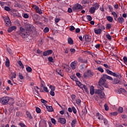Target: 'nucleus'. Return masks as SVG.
Listing matches in <instances>:
<instances>
[{
	"label": "nucleus",
	"mask_w": 127,
	"mask_h": 127,
	"mask_svg": "<svg viewBox=\"0 0 127 127\" xmlns=\"http://www.w3.org/2000/svg\"><path fill=\"white\" fill-rule=\"evenodd\" d=\"M10 63L9 62V60L8 59V58H6V62L5 64L6 67H9V66H10Z\"/></svg>",
	"instance_id": "20"
},
{
	"label": "nucleus",
	"mask_w": 127,
	"mask_h": 127,
	"mask_svg": "<svg viewBox=\"0 0 127 127\" xmlns=\"http://www.w3.org/2000/svg\"><path fill=\"white\" fill-rule=\"evenodd\" d=\"M23 17L24 18H28V17H29V15H28V14L27 13H25L23 15Z\"/></svg>",
	"instance_id": "62"
},
{
	"label": "nucleus",
	"mask_w": 127,
	"mask_h": 127,
	"mask_svg": "<svg viewBox=\"0 0 127 127\" xmlns=\"http://www.w3.org/2000/svg\"><path fill=\"white\" fill-rule=\"evenodd\" d=\"M114 84H119L120 83V80L118 78H114Z\"/></svg>",
	"instance_id": "39"
},
{
	"label": "nucleus",
	"mask_w": 127,
	"mask_h": 127,
	"mask_svg": "<svg viewBox=\"0 0 127 127\" xmlns=\"http://www.w3.org/2000/svg\"><path fill=\"white\" fill-rule=\"evenodd\" d=\"M81 100L78 99L76 100V103L77 104V105H78V106H81Z\"/></svg>",
	"instance_id": "37"
},
{
	"label": "nucleus",
	"mask_w": 127,
	"mask_h": 127,
	"mask_svg": "<svg viewBox=\"0 0 127 127\" xmlns=\"http://www.w3.org/2000/svg\"><path fill=\"white\" fill-rule=\"evenodd\" d=\"M71 98L72 101H75V99H76V95L75 94H72L71 95Z\"/></svg>",
	"instance_id": "51"
},
{
	"label": "nucleus",
	"mask_w": 127,
	"mask_h": 127,
	"mask_svg": "<svg viewBox=\"0 0 127 127\" xmlns=\"http://www.w3.org/2000/svg\"><path fill=\"white\" fill-rule=\"evenodd\" d=\"M103 76H104L105 79H107V80H110V81H113L114 78L113 77L107 75V74H103Z\"/></svg>",
	"instance_id": "17"
},
{
	"label": "nucleus",
	"mask_w": 127,
	"mask_h": 127,
	"mask_svg": "<svg viewBox=\"0 0 127 127\" xmlns=\"http://www.w3.org/2000/svg\"><path fill=\"white\" fill-rule=\"evenodd\" d=\"M4 10H6V11H10V8L8 6H5Z\"/></svg>",
	"instance_id": "53"
},
{
	"label": "nucleus",
	"mask_w": 127,
	"mask_h": 127,
	"mask_svg": "<svg viewBox=\"0 0 127 127\" xmlns=\"http://www.w3.org/2000/svg\"><path fill=\"white\" fill-rule=\"evenodd\" d=\"M117 20H118V22H119V23H121V24H123V23H124V22H125V19L122 16L118 17Z\"/></svg>",
	"instance_id": "15"
},
{
	"label": "nucleus",
	"mask_w": 127,
	"mask_h": 127,
	"mask_svg": "<svg viewBox=\"0 0 127 127\" xmlns=\"http://www.w3.org/2000/svg\"><path fill=\"white\" fill-rule=\"evenodd\" d=\"M72 112L73 114H77V110H76V108L74 106H72Z\"/></svg>",
	"instance_id": "47"
},
{
	"label": "nucleus",
	"mask_w": 127,
	"mask_h": 127,
	"mask_svg": "<svg viewBox=\"0 0 127 127\" xmlns=\"http://www.w3.org/2000/svg\"><path fill=\"white\" fill-rule=\"evenodd\" d=\"M52 53H53V51L52 50H48V51H45L43 53V56H47L48 55H50Z\"/></svg>",
	"instance_id": "12"
},
{
	"label": "nucleus",
	"mask_w": 127,
	"mask_h": 127,
	"mask_svg": "<svg viewBox=\"0 0 127 127\" xmlns=\"http://www.w3.org/2000/svg\"><path fill=\"white\" fill-rule=\"evenodd\" d=\"M110 115L112 116H118V112H114L110 113Z\"/></svg>",
	"instance_id": "60"
},
{
	"label": "nucleus",
	"mask_w": 127,
	"mask_h": 127,
	"mask_svg": "<svg viewBox=\"0 0 127 127\" xmlns=\"http://www.w3.org/2000/svg\"><path fill=\"white\" fill-rule=\"evenodd\" d=\"M106 18L108 21H110V22H113V20H114V18L110 16H107Z\"/></svg>",
	"instance_id": "29"
},
{
	"label": "nucleus",
	"mask_w": 127,
	"mask_h": 127,
	"mask_svg": "<svg viewBox=\"0 0 127 127\" xmlns=\"http://www.w3.org/2000/svg\"><path fill=\"white\" fill-rule=\"evenodd\" d=\"M86 18L89 21H92V16H91V15H87Z\"/></svg>",
	"instance_id": "42"
},
{
	"label": "nucleus",
	"mask_w": 127,
	"mask_h": 127,
	"mask_svg": "<svg viewBox=\"0 0 127 127\" xmlns=\"http://www.w3.org/2000/svg\"><path fill=\"white\" fill-rule=\"evenodd\" d=\"M49 32V28L48 27H46L44 28V32H45V33H47V32Z\"/></svg>",
	"instance_id": "46"
},
{
	"label": "nucleus",
	"mask_w": 127,
	"mask_h": 127,
	"mask_svg": "<svg viewBox=\"0 0 127 127\" xmlns=\"http://www.w3.org/2000/svg\"><path fill=\"white\" fill-rule=\"evenodd\" d=\"M123 61H124V63L126 64V65H127V57H124L123 58Z\"/></svg>",
	"instance_id": "49"
},
{
	"label": "nucleus",
	"mask_w": 127,
	"mask_h": 127,
	"mask_svg": "<svg viewBox=\"0 0 127 127\" xmlns=\"http://www.w3.org/2000/svg\"><path fill=\"white\" fill-rule=\"evenodd\" d=\"M77 124V119H74L71 121V127H75V125Z\"/></svg>",
	"instance_id": "19"
},
{
	"label": "nucleus",
	"mask_w": 127,
	"mask_h": 127,
	"mask_svg": "<svg viewBox=\"0 0 127 127\" xmlns=\"http://www.w3.org/2000/svg\"><path fill=\"white\" fill-rule=\"evenodd\" d=\"M49 88L51 89V91H55V86L53 85H50Z\"/></svg>",
	"instance_id": "44"
},
{
	"label": "nucleus",
	"mask_w": 127,
	"mask_h": 127,
	"mask_svg": "<svg viewBox=\"0 0 127 127\" xmlns=\"http://www.w3.org/2000/svg\"><path fill=\"white\" fill-rule=\"evenodd\" d=\"M95 87L93 86H91L90 88V93L92 96L95 94Z\"/></svg>",
	"instance_id": "16"
},
{
	"label": "nucleus",
	"mask_w": 127,
	"mask_h": 127,
	"mask_svg": "<svg viewBox=\"0 0 127 127\" xmlns=\"http://www.w3.org/2000/svg\"><path fill=\"white\" fill-rule=\"evenodd\" d=\"M106 81L107 80H106L105 76H104V75L103 74L102 77L99 80V85H101V86H103L106 83Z\"/></svg>",
	"instance_id": "9"
},
{
	"label": "nucleus",
	"mask_w": 127,
	"mask_h": 127,
	"mask_svg": "<svg viewBox=\"0 0 127 127\" xmlns=\"http://www.w3.org/2000/svg\"><path fill=\"white\" fill-rule=\"evenodd\" d=\"M35 27L31 24H27L26 25V30L22 27H20V30L18 32L19 35L21 36L22 38H27L28 36L30 35V32L32 30H35Z\"/></svg>",
	"instance_id": "1"
},
{
	"label": "nucleus",
	"mask_w": 127,
	"mask_h": 127,
	"mask_svg": "<svg viewBox=\"0 0 127 127\" xmlns=\"http://www.w3.org/2000/svg\"><path fill=\"white\" fill-rule=\"evenodd\" d=\"M96 117L99 121H103V119H104V116L100 114L99 113H96Z\"/></svg>",
	"instance_id": "14"
},
{
	"label": "nucleus",
	"mask_w": 127,
	"mask_h": 127,
	"mask_svg": "<svg viewBox=\"0 0 127 127\" xmlns=\"http://www.w3.org/2000/svg\"><path fill=\"white\" fill-rule=\"evenodd\" d=\"M94 32L96 34H101L102 33V30L101 29L94 30Z\"/></svg>",
	"instance_id": "24"
},
{
	"label": "nucleus",
	"mask_w": 127,
	"mask_h": 127,
	"mask_svg": "<svg viewBox=\"0 0 127 127\" xmlns=\"http://www.w3.org/2000/svg\"><path fill=\"white\" fill-rule=\"evenodd\" d=\"M36 112L38 113V114H40V113H41V110L40 109V108H38V107H37L36 108Z\"/></svg>",
	"instance_id": "45"
},
{
	"label": "nucleus",
	"mask_w": 127,
	"mask_h": 127,
	"mask_svg": "<svg viewBox=\"0 0 127 127\" xmlns=\"http://www.w3.org/2000/svg\"><path fill=\"white\" fill-rule=\"evenodd\" d=\"M43 90L44 91H45V92H46V93H48V88L46 87V86H44L43 87Z\"/></svg>",
	"instance_id": "61"
},
{
	"label": "nucleus",
	"mask_w": 127,
	"mask_h": 127,
	"mask_svg": "<svg viewBox=\"0 0 127 127\" xmlns=\"http://www.w3.org/2000/svg\"><path fill=\"white\" fill-rule=\"evenodd\" d=\"M50 94L53 97H54V96H55V92H54V91H53V90H51Z\"/></svg>",
	"instance_id": "52"
},
{
	"label": "nucleus",
	"mask_w": 127,
	"mask_h": 127,
	"mask_svg": "<svg viewBox=\"0 0 127 127\" xmlns=\"http://www.w3.org/2000/svg\"><path fill=\"white\" fill-rule=\"evenodd\" d=\"M93 75H94V73L91 70H88L87 72L84 73L83 77L87 78L93 77Z\"/></svg>",
	"instance_id": "5"
},
{
	"label": "nucleus",
	"mask_w": 127,
	"mask_h": 127,
	"mask_svg": "<svg viewBox=\"0 0 127 127\" xmlns=\"http://www.w3.org/2000/svg\"><path fill=\"white\" fill-rule=\"evenodd\" d=\"M75 81H76V84L78 85V86H79V85H80V86H83V84H82L81 82L79 81H76V80Z\"/></svg>",
	"instance_id": "63"
},
{
	"label": "nucleus",
	"mask_w": 127,
	"mask_h": 127,
	"mask_svg": "<svg viewBox=\"0 0 127 127\" xmlns=\"http://www.w3.org/2000/svg\"><path fill=\"white\" fill-rule=\"evenodd\" d=\"M106 38H107V39H108L109 40H112V37L110 35H106Z\"/></svg>",
	"instance_id": "55"
},
{
	"label": "nucleus",
	"mask_w": 127,
	"mask_h": 127,
	"mask_svg": "<svg viewBox=\"0 0 127 127\" xmlns=\"http://www.w3.org/2000/svg\"><path fill=\"white\" fill-rule=\"evenodd\" d=\"M18 64L22 69H24V65H23V64H22L21 61H18Z\"/></svg>",
	"instance_id": "25"
},
{
	"label": "nucleus",
	"mask_w": 127,
	"mask_h": 127,
	"mask_svg": "<svg viewBox=\"0 0 127 127\" xmlns=\"http://www.w3.org/2000/svg\"><path fill=\"white\" fill-rule=\"evenodd\" d=\"M93 7H94V9L95 10H97V9H98L99 7H100V5L98 4V3H96L95 4V6Z\"/></svg>",
	"instance_id": "33"
},
{
	"label": "nucleus",
	"mask_w": 127,
	"mask_h": 127,
	"mask_svg": "<svg viewBox=\"0 0 127 127\" xmlns=\"http://www.w3.org/2000/svg\"><path fill=\"white\" fill-rule=\"evenodd\" d=\"M9 101V97L7 96L3 97L0 99V103L2 105H7L8 104V101Z\"/></svg>",
	"instance_id": "3"
},
{
	"label": "nucleus",
	"mask_w": 127,
	"mask_h": 127,
	"mask_svg": "<svg viewBox=\"0 0 127 127\" xmlns=\"http://www.w3.org/2000/svg\"><path fill=\"white\" fill-rule=\"evenodd\" d=\"M112 27V24H107L106 25V29H110Z\"/></svg>",
	"instance_id": "43"
},
{
	"label": "nucleus",
	"mask_w": 127,
	"mask_h": 127,
	"mask_svg": "<svg viewBox=\"0 0 127 127\" xmlns=\"http://www.w3.org/2000/svg\"><path fill=\"white\" fill-rule=\"evenodd\" d=\"M46 109L48 112H53V108H52V106H47Z\"/></svg>",
	"instance_id": "22"
},
{
	"label": "nucleus",
	"mask_w": 127,
	"mask_h": 127,
	"mask_svg": "<svg viewBox=\"0 0 127 127\" xmlns=\"http://www.w3.org/2000/svg\"><path fill=\"white\" fill-rule=\"evenodd\" d=\"M118 111L119 113H123L124 112V108L123 107H119Z\"/></svg>",
	"instance_id": "54"
},
{
	"label": "nucleus",
	"mask_w": 127,
	"mask_h": 127,
	"mask_svg": "<svg viewBox=\"0 0 127 127\" xmlns=\"http://www.w3.org/2000/svg\"><path fill=\"white\" fill-rule=\"evenodd\" d=\"M104 107L105 111H109V106H108V105L107 104H105L104 105Z\"/></svg>",
	"instance_id": "58"
},
{
	"label": "nucleus",
	"mask_w": 127,
	"mask_h": 127,
	"mask_svg": "<svg viewBox=\"0 0 127 127\" xmlns=\"http://www.w3.org/2000/svg\"><path fill=\"white\" fill-rule=\"evenodd\" d=\"M68 43L69 44H73V40L71 38H68Z\"/></svg>",
	"instance_id": "36"
},
{
	"label": "nucleus",
	"mask_w": 127,
	"mask_h": 127,
	"mask_svg": "<svg viewBox=\"0 0 127 127\" xmlns=\"http://www.w3.org/2000/svg\"><path fill=\"white\" fill-rule=\"evenodd\" d=\"M70 51L71 54H74L75 53V52H76V50H75V49H74V48H71L70 49Z\"/></svg>",
	"instance_id": "48"
},
{
	"label": "nucleus",
	"mask_w": 127,
	"mask_h": 127,
	"mask_svg": "<svg viewBox=\"0 0 127 127\" xmlns=\"http://www.w3.org/2000/svg\"><path fill=\"white\" fill-rule=\"evenodd\" d=\"M69 30L70 31H74V30H75V27H74V26H71Z\"/></svg>",
	"instance_id": "57"
},
{
	"label": "nucleus",
	"mask_w": 127,
	"mask_h": 127,
	"mask_svg": "<svg viewBox=\"0 0 127 127\" xmlns=\"http://www.w3.org/2000/svg\"><path fill=\"white\" fill-rule=\"evenodd\" d=\"M95 94H98L100 95V98L101 99H103V98H105V93L104 92L102 91V90L100 89H96L95 91Z\"/></svg>",
	"instance_id": "7"
},
{
	"label": "nucleus",
	"mask_w": 127,
	"mask_h": 127,
	"mask_svg": "<svg viewBox=\"0 0 127 127\" xmlns=\"http://www.w3.org/2000/svg\"><path fill=\"white\" fill-rule=\"evenodd\" d=\"M77 63H78L77 61H74L71 63L70 67L71 69H72V70H75V69H76V66L77 65Z\"/></svg>",
	"instance_id": "11"
},
{
	"label": "nucleus",
	"mask_w": 127,
	"mask_h": 127,
	"mask_svg": "<svg viewBox=\"0 0 127 127\" xmlns=\"http://www.w3.org/2000/svg\"><path fill=\"white\" fill-rule=\"evenodd\" d=\"M48 60L49 62H51L52 63H54V62H55V61H54V60L53 59V58L52 57H49L48 58Z\"/></svg>",
	"instance_id": "30"
},
{
	"label": "nucleus",
	"mask_w": 127,
	"mask_h": 127,
	"mask_svg": "<svg viewBox=\"0 0 127 127\" xmlns=\"http://www.w3.org/2000/svg\"><path fill=\"white\" fill-rule=\"evenodd\" d=\"M96 70H98L101 73H104V69H103V68H102L101 66L97 67Z\"/></svg>",
	"instance_id": "32"
},
{
	"label": "nucleus",
	"mask_w": 127,
	"mask_h": 127,
	"mask_svg": "<svg viewBox=\"0 0 127 127\" xmlns=\"http://www.w3.org/2000/svg\"><path fill=\"white\" fill-rule=\"evenodd\" d=\"M76 75L77 77H78V78H82V74H80V73L79 72H76Z\"/></svg>",
	"instance_id": "59"
},
{
	"label": "nucleus",
	"mask_w": 127,
	"mask_h": 127,
	"mask_svg": "<svg viewBox=\"0 0 127 127\" xmlns=\"http://www.w3.org/2000/svg\"><path fill=\"white\" fill-rule=\"evenodd\" d=\"M4 21L5 23V25L6 26H11V22L10 21V19H9V17H6L4 18Z\"/></svg>",
	"instance_id": "6"
},
{
	"label": "nucleus",
	"mask_w": 127,
	"mask_h": 127,
	"mask_svg": "<svg viewBox=\"0 0 127 127\" xmlns=\"http://www.w3.org/2000/svg\"><path fill=\"white\" fill-rule=\"evenodd\" d=\"M41 103H43V104H47V101L44 99H41Z\"/></svg>",
	"instance_id": "64"
},
{
	"label": "nucleus",
	"mask_w": 127,
	"mask_h": 127,
	"mask_svg": "<svg viewBox=\"0 0 127 127\" xmlns=\"http://www.w3.org/2000/svg\"><path fill=\"white\" fill-rule=\"evenodd\" d=\"M70 78L73 80V81H76L77 80V77L74 75H72L70 76Z\"/></svg>",
	"instance_id": "50"
},
{
	"label": "nucleus",
	"mask_w": 127,
	"mask_h": 127,
	"mask_svg": "<svg viewBox=\"0 0 127 127\" xmlns=\"http://www.w3.org/2000/svg\"><path fill=\"white\" fill-rule=\"evenodd\" d=\"M103 123L105 125V126H107L108 125V123H109V121H108V120L106 118H103Z\"/></svg>",
	"instance_id": "34"
},
{
	"label": "nucleus",
	"mask_w": 127,
	"mask_h": 127,
	"mask_svg": "<svg viewBox=\"0 0 127 127\" xmlns=\"http://www.w3.org/2000/svg\"><path fill=\"white\" fill-rule=\"evenodd\" d=\"M18 126H20V127H27V126H26V125H25V124H24L22 122H20L18 124Z\"/></svg>",
	"instance_id": "31"
},
{
	"label": "nucleus",
	"mask_w": 127,
	"mask_h": 127,
	"mask_svg": "<svg viewBox=\"0 0 127 127\" xmlns=\"http://www.w3.org/2000/svg\"><path fill=\"white\" fill-rule=\"evenodd\" d=\"M58 123H60L61 125H65L66 124V119L63 118H60L58 119Z\"/></svg>",
	"instance_id": "10"
},
{
	"label": "nucleus",
	"mask_w": 127,
	"mask_h": 127,
	"mask_svg": "<svg viewBox=\"0 0 127 127\" xmlns=\"http://www.w3.org/2000/svg\"><path fill=\"white\" fill-rule=\"evenodd\" d=\"M95 7H91L89 9V12L90 13H91V14H93V13H95Z\"/></svg>",
	"instance_id": "28"
},
{
	"label": "nucleus",
	"mask_w": 127,
	"mask_h": 127,
	"mask_svg": "<svg viewBox=\"0 0 127 127\" xmlns=\"http://www.w3.org/2000/svg\"><path fill=\"white\" fill-rule=\"evenodd\" d=\"M77 60L80 63H83L84 61V60H83L82 58H79Z\"/></svg>",
	"instance_id": "56"
},
{
	"label": "nucleus",
	"mask_w": 127,
	"mask_h": 127,
	"mask_svg": "<svg viewBox=\"0 0 127 127\" xmlns=\"http://www.w3.org/2000/svg\"><path fill=\"white\" fill-rule=\"evenodd\" d=\"M26 71L29 72H32V68H31V67H30V66L26 67Z\"/></svg>",
	"instance_id": "38"
},
{
	"label": "nucleus",
	"mask_w": 127,
	"mask_h": 127,
	"mask_svg": "<svg viewBox=\"0 0 127 127\" xmlns=\"http://www.w3.org/2000/svg\"><path fill=\"white\" fill-rule=\"evenodd\" d=\"M83 38L86 42H91V41H92V37L91 36L87 35H84Z\"/></svg>",
	"instance_id": "8"
},
{
	"label": "nucleus",
	"mask_w": 127,
	"mask_h": 127,
	"mask_svg": "<svg viewBox=\"0 0 127 127\" xmlns=\"http://www.w3.org/2000/svg\"><path fill=\"white\" fill-rule=\"evenodd\" d=\"M119 94H121L122 93H127V91L126 89L123 88H120L119 90Z\"/></svg>",
	"instance_id": "27"
},
{
	"label": "nucleus",
	"mask_w": 127,
	"mask_h": 127,
	"mask_svg": "<svg viewBox=\"0 0 127 127\" xmlns=\"http://www.w3.org/2000/svg\"><path fill=\"white\" fill-rule=\"evenodd\" d=\"M15 29H16V27L15 26H13L8 28L7 32L9 33H10V32H12V31H13V30H15Z\"/></svg>",
	"instance_id": "13"
},
{
	"label": "nucleus",
	"mask_w": 127,
	"mask_h": 127,
	"mask_svg": "<svg viewBox=\"0 0 127 127\" xmlns=\"http://www.w3.org/2000/svg\"><path fill=\"white\" fill-rule=\"evenodd\" d=\"M36 11L37 13H39V14H42V11H41V9H40L39 7L36 10Z\"/></svg>",
	"instance_id": "35"
},
{
	"label": "nucleus",
	"mask_w": 127,
	"mask_h": 127,
	"mask_svg": "<svg viewBox=\"0 0 127 127\" xmlns=\"http://www.w3.org/2000/svg\"><path fill=\"white\" fill-rule=\"evenodd\" d=\"M26 115L27 117L29 118V119H30V120H32V119H33V117H32V116H31V114H30V113H29V112L26 111Z\"/></svg>",
	"instance_id": "21"
},
{
	"label": "nucleus",
	"mask_w": 127,
	"mask_h": 127,
	"mask_svg": "<svg viewBox=\"0 0 127 127\" xmlns=\"http://www.w3.org/2000/svg\"><path fill=\"white\" fill-rule=\"evenodd\" d=\"M32 7L35 10H36L37 9H38L39 8V7H38V6H37L36 5H32Z\"/></svg>",
	"instance_id": "41"
},
{
	"label": "nucleus",
	"mask_w": 127,
	"mask_h": 127,
	"mask_svg": "<svg viewBox=\"0 0 127 127\" xmlns=\"http://www.w3.org/2000/svg\"><path fill=\"white\" fill-rule=\"evenodd\" d=\"M12 76L10 78V80L13 81V79H15L16 78V73L15 72H11Z\"/></svg>",
	"instance_id": "18"
},
{
	"label": "nucleus",
	"mask_w": 127,
	"mask_h": 127,
	"mask_svg": "<svg viewBox=\"0 0 127 127\" xmlns=\"http://www.w3.org/2000/svg\"><path fill=\"white\" fill-rule=\"evenodd\" d=\"M51 121L52 122V124H53V125H56V120L55 119L51 118Z\"/></svg>",
	"instance_id": "40"
},
{
	"label": "nucleus",
	"mask_w": 127,
	"mask_h": 127,
	"mask_svg": "<svg viewBox=\"0 0 127 127\" xmlns=\"http://www.w3.org/2000/svg\"><path fill=\"white\" fill-rule=\"evenodd\" d=\"M111 14L113 15L115 20L117 21V19L118 18V14H117L116 12L113 11Z\"/></svg>",
	"instance_id": "23"
},
{
	"label": "nucleus",
	"mask_w": 127,
	"mask_h": 127,
	"mask_svg": "<svg viewBox=\"0 0 127 127\" xmlns=\"http://www.w3.org/2000/svg\"><path fill=\"white\" fill-rule=\"evenodd\" d=\"M106 71L107 72V74H108L109 75H111L112 76H114V77H116V78H119V79H120V78H122V75L121 74V73L119 72H117L116 73L115 72H113L110 69H106Z\"/></svg>",
	"instance_id": "2"
},
{
	"label": "nucleus",
	"mask_w": 127,
	"mask_h": 127,
	"mask_svg": "<svg viewBox=\"0 0 127 127\" xmlns=\"http://www.w3.org/2000/svg\"><path fill=\"white\" fill-rule=\"evenodd\" d=\"M56 72H57V73L59 74V75H60L62 77H63L64 74H63V73H62V72H61V69L58 68L56 69Z\"/></svg>",
	"instance_id": "26"
},
{
	"label": "nucleus",
	"mask_w": 127,
	"mask_h": 127,
	"mask_svg": "<svg viewBox=\"0 0 127 127\" xmlns=\"http://www.w3.org/2000/svg\"><path fill=\"white\" fill-rule=\"evenodd\" d=\"M80 9H83V6L79 3L74 4L72 8V10L74 12L78 11V10H80Z\"/></svg>",
	"instance_id": "4"
}]
</instances>
